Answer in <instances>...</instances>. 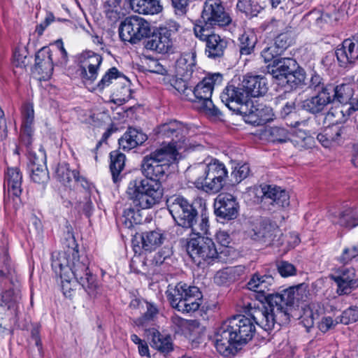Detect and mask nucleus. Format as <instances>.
Masks as SVG:
<instances>
[{"label": "nucleus", "instance_id": "obj_24", "mask_svg": "<svg viewBox=\"0 0 358 358\" xmlns=\"http://www.w3.org/2000/svg\"><path fill=\"white\" fill-rule=\"evenodd\" d=\"M260 192L264 199H271V204L278 208H285L289 205V195L285 189L279 187L264 185L261 186Z\"/></svg>", "mask_w": 358, "mask_h": 358}, {"label": "nucleus", "instance_id": "obj_59", "mask_svg": "<svg viewBox=\"0 0 358 358\" xmlns=\"http://www.w3.org/2000/svg\"><path fill=\"white\" fill-rule=\"evenodd\" d=\"M190 0H171L174 13L178 16H185L189 6Z\"/></svg>", "mask_w": 358, "mask_h": 358}, {"label": "nucleus", "instance_id": "obj_27", "mask_svg": "<svg viewBox=\"0 0 358 358\" xmlns=\"http://www.w3.org/2000/svg\"><path fill=\"white\" fill-rule=\"evenodd\" d=\"M165 238L166 234L159 228L143 232L141 234L142 248L145 251H153L163 243Z\"/></svg>", "mask_w": 358, "mask_h": 358}, {"label": "nucleus", "instance_id": "obj_8", "mask_svg": "<svg viewBox=\"0 0 358 358\" xmlns=\"http://www.w3.org/2000/svg\"><path fill=\"white\" fill-rule=\"evenodd\" d=\"M187 252L198 266L205 263L212 264L219 258V252L213 241L201 236L192 238L187 242Z\"/></svg>", "mask_w": 358, "mask_h": 358}, {"label": "nucleus", "instance_id": "obj_55", "mask_svg": "<svg viewBox=\"0 0 358 358\" xmlns=\"http://www.w3.org/2000/svg\"><path fill=\"white\" fill-rule=\"evenodd\" d=\"M269 134L273 141L286 142L290 139L288 131L280 127H272L269 129Z\"/></svg>", "mask_w": 358, "mask_h": 358}, {"label": "nucleus", "instance_id": "obj_49", "mask_svg": "<svg viewBox=\"0 0 358 358\" xmlns=\"http://www.w3.org/2000/svg\"><path fill=\"white\" fill-rule=\"evenodd\" d=\"M102 57L92 51H85L78 57L79 63H85L96 67H100L102 63Z\"/></svg>", "mask_w": 358, "mask_h": 358}, {"label": "nucleus", "instance_id": "obj_46", "mask_svg": "<svg viewBox=\"0 0 358 358\" xmlns=\"http://www.w3.org/2000/svg\"><path fill=\"white\" fill-rule=\"evenodd\" d=\"M20 299L18 292L9 289L3 292L0 296V306L7 309L13 308Z\"/></svg>", "mask_w": 358, "mask_h": 358}, {"label": "nucleus", "instance_id": "obj_32", "mask_svg": "<svg viewBox=\"0 0 358 358\" xmlns=\"http://www.w3.org/2000/svg\"><path fill=\"white\" fill-rule=\"evenodd\" d=\"M195 66V55L194 54H187L177 60L176 69L178 76L189 78L192 76Z\"/></svg>", "mask_w": 358, "mask_h": 358}, {"label": "nucleus", "instance_id": "obj_30", "mask_svg": "<svg viewBox=\"0 0 358 358\" xmlns=\"http://www.w3.org/2000/svg\"><path fill=\"white\" fill-rule=\"evenodd\" d=\"M135 12L144 15L158 14L163 10L160 0H129Z\"/></svg>", "mask_w": 358, "mask_h": 358}, {"label": "nucleus", "instance_id": "obj_22", "mask_svg": "<svg viewBox=\"0 0 358 358\" xmlns=\"http://www.w3.org/2000/svg\"><path fill=\"white\" fill-rule=\"evenodd\" d=\"M22 175L17 167H8L4 174L3 188L9 196L19 197L22 192Z\"/></svg>", "mask_w": 358, "mask_h": 358}, {"label": "nucleus", "instance_id": "obj_41", "mask_svg": "<svg viewBox=\"0 0 358 358\" xmlns=\"http://www.w3.org/2000/svg\"><path fill=\"white\" fill-rule=\"evenodd\" d=\"M209 220L208 217L202 213L200 217L198 215L194 220L192 221L190 226H186L185 228L191 229L193 234L198 236L207 235L209 231Z\"/></svg>", "mask_w": 358, "mask_h": 358}, {"label": "nucleus", "instance_id": "obj_23", "mask_svg": "<svg viewBox=\"0 0 358 358\" xmlns=\"http://www.w3.org/2000/svg\"><path fill=\"white\" fill-rule=\"evenodd\" d=\"M173 46V41L166 29H160L159 33L149 38L145 47L160 54L167 53Z\"/></svg>", "mask_w": 358, "mask_h": 358}, {"label": "nucleus", "instance_id": "obj_56", "mask_svg": "<svg viewBox=\"0 0 358 358\" xmlns=\"http://www.w3.org/2000/svg\"><path fill=\"white\" fill-rule=\"evenodd\" d=\"M338 318L339 322L344 324H348L358 321V307L350 306L344 310Z\"/></svg>", "mask_w": 358, "mask_h": 358}, {"label": "nucleus", "instance_id": "obj_20", "mask_svg": "<svg viewBox=\"0 0 358 358\" xmlns=\"http://www.w3.org/2000/svg\"><path fill=\"white\" fill-rule=\"evenodd\" d=\"M274 285V278L271 275H261L258 273L252 275L248 282L247 283L248 288L253 292L262 294L265 300L266 297L271 295V293H267L270 290L273 289ZM282 290L279 294H282ZM278 293H272V294H277Z\"/></svg>", "mask_w": 358, "mask_h": 358}, {"label": "nucleus", "instance_id": "obj_43", "mask_svg": "<svg viewBox=\"0 0 358 358\" xmlns=\"http://www.w3.org/2000/svg\"><path fill=\"white\" fill-rule=\"evenodd\" d=\"M187 79V78H185L183 77L182 78H173L171 80V85L182 96L183 99L189 101H194L192 99V90L188 86V83L186 80Z\"/></svg>", "mask_w": 358, "mask_h": 358}, {"label": "nucleus", "instance_id": "obj_63", "mask_svg": "<svg viewBox=\"0 0 358 358\" xmlns=\"http://www.w3.org/2000/svg\"><path fill=\"white\" fill-rule=\"evenodd\" d=\"M245 110V113H239L244 117L245 122L256 126L263 125L260 118L257 116V110L255 108L254 109L249 110L247 104Z\"/></svg>", "mask_w": 358, "mask_h": 358}, {"label": "nucleus", "instance_id": "obj_31", "mask_svg": "<svg viewBox=\"0 0 358 358\" xmlns=\"http://www.w3.org/2000/svg\"><path fill=\"white\" fill-rule=\"evenodd\" d=\"M148 337L151 341V346L162 353H168L173 350L171 338L169 336L163 335L155 329L148 330Z\"/></svg>", "mask_w": 358, "mask_h": 358}, {"label": "nucleus", "instance_id": "obj_16", "mask_svg": "<svg viewBox=\"0 0 358 358\" xmlns=\"http://www.w3.org/2000/svg\"><path fill=\"white\" fill-rule=\"evenodd\" d=\"M331 278L338 285V294H348L358 287V276L353 267L342 266L337 269Z\"/></svg>", "mask_w": 358, "mask_h": 358}, {"label": "nucleus", "instance_id": "obj_6", "mask_svg": "<svg viewBox=\"0 0 358 358\" xmlns=\"http://www.w3.org/2000/svg\"><path fill=\"white\" fill-rule=\"evenodd\" d=\"M166 294L171 306L182 313L197 310L203 297L197 287L189 286L181 282L174 286L169 285Z\"/></svg>", "mask_w": 358, "mask_h": 358}, {"label": "nucleus", "instance_id": "obj_3", "mask_svg": "<svg viewBox=\"0 0 358 358\" xmlns=\"http://www.w3.org/2000/svg\"><path fill=\"white\" fill-rule=\"evenodd\" d=\"M189 173L195 177L194 183L198 189L210 194L219 192L228 177L225 165L216 159L192 167L189 169Z\"/></svg>", "mask_w": 358, "mask_h": 358}, {"label": "nucleus", "instance_id": "obj_14", "mask_svg": "<svg viewBox=\"0 0 358 358\" xmlns=\"http://www.w3.org/2000/svg\"><path fill=\"white\" fill-rule=\"evenodd\" d=\"M280 234V229L276 224L268 220H262L254 222L252 229L249 231V236L252 239L266 244L273 243L275 237Z\"/></svg>", "mask_w": 358, "mask_h": 358}, {"label": "nucleus", "instance_id": "obj_19", "mask_svg": "<svg viewBox=\"0 0 358 358\" xmlns=\"http://www.w3.org/2000/svg\"><path fill=\"white\" fill-rule=\"evenodd\" d=\"M349 128L345 126L332 125L324 129L317 136V139L325 148L341 143L348 136Z\"/></svg>", "mask_w": 358, "mask_h": 358}, {"label": "nucleus", "instance_id": "obj_5", "mask_svg": "<svg viewBox=\"0 0 358 358\" xmlns=\"http://www.w3.org/2000/svg\"><path fill=\"white\" fill-rule=\"evenodd\" d=\"M176 157L173 148H157L143 157L141 164L142 174L146 179L160 182Z\"/></svg>", "mask_w": 358, "mask_h": 358}, {"label": "nucleus", "instance_id": "obj_4", "mask_svg": "<svg viewBox=\"0 0 358 358\" xmlns=\"http://www.w3.org/2000/svg\"><path fill=\"white\" fill-rule=\"evenodd\" d=\"M126 193L134 206L148 209L159 203L163 189L160 182L146 178L135 179L129 182Z\"/></svg>", "mask_w": 358, "mask_h": 358}, {"label": "nucleus", "instance_id": "obj_1", "mask_svg": "<svg viewBox=\"0 0 358 358\" xmlns=\"http://www.w3.org/2000/svg\"><path fill=\"white\" fill-rule=\"evenodd\" d=\"M310 294L308 285L301 283L287 288L282 294H271L266 297L267 306L262 308L249 304L245 308V315L234 316L222 323L214 335L217 351L224 357L234 353L235 344L242 345L254 336L255 324L266 331L289 320V310L300 302L307 301Z\"/></svg>", "mask_w": 358, "mask_h": 358}, {"label": "nucleus", "instance_id": "obj_11", "mask_svg": "<svg viewBox=\"0 0 358 358\" xmlns=\"http://www.w3.org/2000/svg\"><path fill=\"white\" fill-rule=\"evenodd\" d=\"M169 213L178 226L185 228L198 215L196 209L182 196H171L166 201Z\"/></svg>", "mask_w": 358, "mask_h": 358}, {"label": "nucleus", "instance_id": "obj_52", "mask_svg": "<svg viewBox=\"0 0 358 358\" xmlns=\"http://www.w3.org/2000/svg\"><path fill=\"white\" fill-rule=\"evenodd\" d=\"M75 172H78L77 170L71 171L69 165L66 164H59L56 170V176L57 178L63 183L69 182L72 178H74Z\"/></svg>", "mask_w": 358, "mask_h": 358}, {"label": "nucleus", "instance_id": "obj_36", "mask_svg": "<svg viewBox=\"0 0 358 358\" xmlns=\"http://www.w3.org/2000/svg\"><path fill=\"white\" fill-rule=\"evenodd\" d=\"M333 92H334V94L331 96L332 101L336 99L341 103H350L351 105L352 102L355 100L352 98L354 90L350 84H341L334 87Z\"/></svg>", "mask_w": 358, "mask_h": 358}, {"label": "nucleus", "instance_id": "obj_15", "mask_svg": "<svg viewBox=\"0 0 358 358\" xmlns=\"http://www.w3.org/2000/svg\"><path fill=\"white\" fill-rule=\"evenodd\" d=\"M215 215L224 220H231L237 217L239 205L236 198L231 194H219L215 200Z\"/></svg>", "mask_w": 358, "mask_h": 358}, {"label": "nucleus", "instance_id": "obj_18", "mask_svg": "<svg viewBox=\"0 0 358 358\" xmlns=\"http://www.w3.org/2000/svg\"><path fill=\"white\" fill-rule=\"evenodd\" d=\"M222 80L220 73H213L205 77L192 90L193 101L199 102L211 98L213 88L221 85Z\"/></svg>", "mask_w": 358, "mask_h": 358}, {"label": "nucleus", "instance_id": "obj_29", "mask_svg": "<svg viewBox=\"0 0 358 358\" xmlns=\"http://www.w3.org/2000/svg\"><path fill=\"white\" fill-rule=\"evenodd\" d=\"M35 68L38 73L49 76L53 71V62L51 50L47 48H42L35 56Z\"/></svg>", "mask_w": 358, "mask_h": 358}, {"label": "nucleus", "instance_id": "obj_51", "mask_svg": "<svg viewBox=\"0 0 358 358\" xmlns=\"http://www.w3.org/2000/svg\"><path fill=\"white\" fill-rule=\"evenodd\" d=\"M306 80V73L302 68L297 66L287 76L285 83L293 85H298L304 83Z\"/></svg>", "mask_w": 358, "mask_h": 358}, {"label": "nucleus", "instance_id": "obj_62", "mask_svg": "<svg viewBox=\"0 0 358 358\" xmlns=\"http://www.w3.org/2000/svg\"><path fill=\"white\" fill-rule=\"evenodd\" d=\"M357 256L358 245L345 248L338 260L343 264H347Z\"/></svg>", "mask_w": 358, "mask_h": 358}, {"label": "nucleus", "instance_id": "obj_17", "mask_svg": "<svg viewBox=\"0 0 358 358\" xmlns=\"http://www.w3.org/2000/svg\"><path fill=\"white\" fill-rule=\"evenodd\" d=\"M336 55L341 66L355 63L358 59V34L344 40L336 49Z\"/></svg>", "mask_w": 358, "mask_h": 358}, {"label": "nucleus", "instance_id": "obj_58", "mask_svg": "<svg viewBox=\"0 0 358 358\" xmlns=\"http://www.w3.org/2000/svg\"><path fill=\"white\" fill-rule=\"evenodd\" d=\"M278 273L282 277L294 275L296 273V267L291 263L286 261H280L277 263Z\"/></svg>", "mask_w": 358, "mask_h": 358}, {"label": "nucleus", "instance_id": "obj_35", "mask_svg": "<svg viewBox=\"0 0 358 358\" xmlns=\"http://www.w3.org/2000/svg\"><path fill=\"white\" fill-rule=\"evenodd\" d=\"M22 135L30 138L33 134V124L34 122V110L33 105L25 103L22 109Z\"/></svg>", "mask_w": 358, "mask_h": 358}, {"label": "nucleus", "instance_id": "obj_34", "mask_svg": "<svg viewBox=\"0 0 358 358\" xmlns=\"http://www.w3.org/2000/svg\"><path fill=\"white\" fill-rule=\"evenodd\" d=\"M132 304L135 306H141L142 308L145 306L146 311L143 314L142 316L136 320L135 323L138 326H146L153 322L158 315V308L153 303L144 301L141 303L138 300H135L132 302Z\"/></svg>", "mask_w": 358, "mask_h": 358}, {"label": "nucleus", "instance_id": "obj_25", "mask_svg": "<svg viewBox=\"0 0 358 358\" xmlns=\"http://www.w3.org/2000/svg\"><path fill=\"white\" fill-rule=\"evenodd\" d=\"M331 94L332 92H317L316 95L304 100L302 107L312 114L321 113L332 102Z\"/></svg>", "mask_w": 358, "mask_h": 358}, {"label": "nucleus", "instance_id": "obj_12", "mask_svg": "<svg viewBox=\"0 0 358 358\" xmlns=\"http://www.w3.org/2000/svg\"><path fill=\"white\" fill-rule=\"evenodd\" d=\"M194 33L196 38L206 43L205 54L208 58L216 59L224 55L227 47V41L224 38L198 24H194Z\"/></svg>", "mask_w": 358, "mask_h": 358}, {"label": "nucleus", "instance_id": "obj_60", "mask_svg": "<svg viewBox=\"0 0 358 358\" xmlns=\"http://www.w3.org/2000/svg\"><path fill=\"white\" fill-rule=\"evenodd\" d=\"M255 108L257 110V116L260 118L262 124L273 120V113L271 107L261 105Z\"/></svg>", "mask_w": 358, "mask_h": 358}, {"label": "nucleus", "instance_id": "obj_61", "mask_svg": "<svg viewBox=\"0 0 358 358\" xmlns=\"http://www.w3.org/2000/svg\"><path fill=\"white\" fill-rule=\"evenodd\" d=\"M199 102L201 103V108L206 115L212 117H217L221 114L220 110L213 103L211 98Z\"/></svg>", "mask_w": 358, "mask_h": 358}, {"label": "nucleus", "instance_id": "obj_38", "mask_svg": "<svg viewBox=\"0 0 358 358\" xmlns=\"http://www.w3.org/2000/svg\"><path fill=\"white\" fill-rule=\"evenodd\" d=\"M236 8L248 17L257 16L263 9L257 0H238Z\"/></svg>", "mask_w": 358, "mask_h": 358}, {"label": "nucleus", "instance_id": "obj_44", "mask_svg": "<svg viewBox=\"0 0 358 358\" xmlns=\"http://www.w3.org/2000/svg\"><path fill=\"white\" fill-rule=\"evenodd\" d=\"M99 68L85 63H79L80 76L83 81L92 83L98 76Z\"/></svg>", "mask_w": 358, "mask_h": 358}, {"label": "nucleus", "instance_id": "obj_40", "mask_svg": "<svg viewBox=\"0 0 358 358\" xmlns=\"http://www.w3.org/2000/svg\"><path fill=\"white\" fill-rule=\"evenodd\" d=\"M289 140L300 150L312 148L315 143L314 138L303 130L296 131Z\"/></svg>", "mask_w": 358, "mask_h": 358}, {"label": "nucleus", "instance_id": "obj_13", "mask_svg": "<svg viewBox=\"0 0 358 358\" xmlns=\"http://www.w3.org/2000/svg\"><path fill=\"white\" fill-rule=\"evenodd\" d=\"M221 101L236 113H245L248 103L247 93L240 81L232 80L220 95Z\"/></svg>", "mask_w": 358, "mask_h": 358}, {"label": "nucleus", "instance_id": "obj_28", "mask_svg": "<svg viewBox=\"0 0 358 358\" xmlns=\"http://www.w3.org/2000/svg\"><path fill=\"white\" fill-rule=\"evenodd\" d=\"M147 140V136L141 131L129 128L124 135L119 139L120 147L124 150H130Z\"/></svg>", "mask_w": 358, "mask_h": 358}, {"label": "nucleus", "instance_id": "obj_39", "mask_svg": "<svg viewBox=\"0 0 358 358\" xmlns=\"http://www.w3.org/2000/svg\"><path fill=\"white\" fill-rule=\"evenodd\" d=\"M101 2L106 17L113 23L117 22L121 15V0H101Z\"/></svg>", "mask_w": 358, "mask_h": 358}, {"label": "nucleus", "instance_id": "obj_45", "mask_svg": "<svg viewBox=\"0 0 358 358\" xmlns=\"http://www.w3.org/2000/svg\"><path fill=\"white\" fill-rule=\"evenodd\" d=\"M309 87L317 92H333L334 86L330 84L325 85L321 76L313 72L310 79Z\"/></svg>", "mask_w": 358, "mask_h": 358}, {"label": "nucleus", "instance_id": "obj_50", "mask_svg": "<svg viewBox=\"0 0 358 358\" xmlns=\"http://www.w3.org/2000/svg\"><path fill=\"white\" fill-rule=\"evenodd\" d=\"M123 217L124 218V223L128 228L133 227L134 224H139L141 221L139 210H136L132 208L124 209Z\"/></svg>", "mask_w": 358, "mask_h": 358}, {"label": "nucleus", "instance_id": "obj_42", "mask_svg": "<svg viewBox=\"0 0 358 358\" xmlns=\"http://www.w3.org/2000/svg\"><path fill=\"white\" fill-rule=\"evenodd\" d=\"M338 224L348 229L358 225V211L353 208H348L341 213Z\"/></svg>", "mask_w": 358, "mask_h": 358}, {"label": "nucleus", "instance_id": "obj_53", "mask_svg": "<svg viewBox=\"0 0 358 358\" xmlns=\"http://www.w3.org/2000/svg\"><path fill=\"white\" fill-rule=\"evenodd\" d=\"M122 76V73L115 68H110L102 77L101 80L97 84L99 90H103L106 87H108L111 83L112 80L116 79Z\"/></svg>", "mask_w": 358, "mask_h": 358}, {"label": "nucleus", "instance_id": "obj_7", "mask_svg": "<svg viewBox=\"0 0 358 358\" xmlns=\"http://www.w3.org/2000/svg\"><path fill=\"white\" fill-rule=\"evenodd\" d=\"M188 134V128L182 122L176 120L160 124L157 129L158 140H162L163 146L160 148H174L176 156L178 155V150L182 147L186 136Z\"/></svg>", "mask_w": 358, "mask_h": 358}, {"label": "nucleus", "instance_id": "obj_54", "mask_svg": "<svg viewBox=\"0 0 358 358\" xmlns=\"http://www.w3.org/2000/svg\"><path fill=\"white\" fill-rule=\"evenodd\" d=\"M250 170L248 164H238L231 173V178L234 182L239 183L250 174Z\"/></svg>", "mask_w": 358, "mask_h": 358}, {"label": "nucleus", "instance_id": "obj_9", "mask_svg": "<svg viewBox=\"0 0 358 358\" xmlns=\"http://www.w3.org/2000/svg\"><path fill=\"white\" fill-rule=\"evenodd\" d=\"M150 34V23L137 15L126 17L119 27V34L121 39L132 44L147 38Z\"/></svg>", "mask_w": 358, "mask_h": 358}, {"label": "nucleus", "instance_id": "obj_64", "mask_svg": "<svg viewBox=\"0 0 358 358\" xmlns=\"http://www.w3.org/2000/svg\"><path fill=\"white\" fill-rule=\"evenodd\" d=\"M29 162L31 166H42V164H45L46 155L43 150H39L38 153L31 152L29 154Z\"/></svg>", "mask_w": 358, "mask_h": 358}, {"label": "nucleus", "instance_id": "obj_33", "mask_svg": "<svg viewBox=\"0 0 358 358\" xmlns=\"http://www.w3.org/2000/svg\"><path fill=\"white\" fill-rule=\"evenodd\" d=\"M110 169L114 183L119 182L122 179L121 172L125 165V155L117 150H114L110 154Z\"/></svg>", "mask_w": 358, "mask_h": 358}, {"label": "nucleus", "instance_id": "obj_2", "mask_svg": "<svg viewBox=\"0 0 358 358\" xmlns=\"http://www.w3.org/2000/svg\"><path fill=\"white\" fill-rule=\"evenodd\" d=\"M69 244L71 245L65 250L52 253V268L62 279L64 294L71 289L70 284L76 282L90 296H96L101 292V287L96 276L89 269L87 257L79 254L74 237L71 238Z\"/></svg>", "mask_w": 358, "mask_h": 358}, {"label": "nucleus", "instance_id": "obj_57", "mask_svg": "<svg viewBox=\"0 0 358 358\" xmlns=\"http://www.w3.org/2000/svg\"><path fill=\"white\" fill-rule=\"evenodd\" d=\"M338 323H341L338 317L334 320L330 316H323L321 320L317 322L318 329L323 333H326L334 329Z\"/></svg>", "mask_w": 358, "mask_h": 358}, {"label": "nucleus", "instance_id": "obj_10", "mask_svg": "<svg viewBox=\"0 0 358 358\" xmlns=\"http://www.w3.org/2000/svg\"><path fill=\"white\" fill-rule=\"evenodd\" d=\"M201 17L202 21L199 24L208 29L225 27L231 22V18L220 0H206Z\"/></svg>", "mask_w": 358, "mask_h": 358}, {"label": "nucleus", "instance_id": "obj_48", "mask_svg": "<svg viewBox=\"0 0 358 358\" xmlns=\"http://www.w3.org/2000/svg\"><path fill=\"white\" fill-rule=\"evenodd\" d=\"M31 178L33 182L38 184H45L48 181L49 174L45 164L42 166H31Z\"/></svg>", "mask_w": 358, "mask_h": 358}, {"label": "nucleus", "instance_id": "obj_26", "mask_svg": "<svg viewBox=\"0 0 358 358\" xmlns=\"http://www.w3.org/2000/svg\"><path fill=\"white\" fill-rule=\"evenodd\" d=\"M273 67L275 68L271 71L273 77L284 83L287 76L297 67V62L292 58L280 57L274 59Z\"/></svg>", "mask_w": 358, "mask_h": 358}, {"label": "nucleus", "instance_id": "obj_37", "mask_svg": "<svg viewBox=\"0 0 358 358\" xmlns=\"http://www.w3.org/2000/svg\"><path fill=\"white\" fill-rule=\"evenodd\" d=\"M240 54L249 55L253 51L257 43L255 34L250 31H244L238 38Z\"/></svg>", "mask_w": 358, "mask_h": 358}, {"label": "nucleus", "instance_id": "obj_21", "mask_svg": "<svg viewBox=\"0 0 358 358\" xmlns=\"http://www.w3.org/2000/svg\"><path fill=\"white\" fill-rule=\"evenodd\" d=\"M247 93V97H258L264 95L268 90L266 79L260 76L246 75L241 82Z\"/></svg>", "mask_w": 358, "mask_h": 358}, {"label": "nucleus", "instance_id": "obj_47", "mask_svg": "<svg viewBox=\"0 0 358 358\" xmlns=\"http://www.w3.org/2000/svg\"><path fill=\"white\" fill-rule=\"evenodd\" d=\"M294 40V34L293 31L287 30L285 32L278 34L275 38L274 45L280 50L282 52L290 46Z\"/></svg>", "mask_w": 358, "mask_h": 358}]
</instances>
